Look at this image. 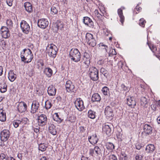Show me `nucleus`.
I'll list each match as a JSON object with an SVG mask.
<instances>
[{
    "mask_svg": "<svg viewBox=\"0 0 160 160\" xmlns=\"http://www.w3.org/2000/svg\"><path fill=\"white\" fill-rule=\"evenodd\" d=\"M20 57L22 62L28 63L31 62L33 58V55L29 49L25 48L21 52Z\"/></svg>",
    "mask_w": 160,
    "mask_h": 160,
    "instance_id": "1",
    "label": "nucleus"
},
{
    "mask_svg": "<svg viewBox=\"0 0 160 160\" xmlns=\"http://www.w3.org/2000/svg\"><path fill=\"white\" fill-rule=\"evenodd\" d=\"M69 55L71 60L75 62L80 60L81 54L77 48H72L70 52Z\"/></svg>",
    "mask_w": 160,
    "mask_h": 160,
    "instance_id": "2",
    "label": "nucleus"
},
{
    "mask_svg": "<svg viewBox=\"0 0 160 160\" xmlns=\"http://www.w3.org/2000/svg\"><path fill=\"white\" fill-rule=\"evenodd\" d=\"M58 50L57 47L53 44H49L46 48L48 56L53 58L56 57Z\"/></svg>",
    "mask_w": 160,
    "mask_h": 160,
    "instance_id": "3",
    "label": "nucleus"
},
{
    "mask_svg": "<svg viewBox=\"0 0 160 160\" xmlns=\"http://www.w3.org/2000/svg\"><path fill=\"white\" fill-rule=\"evenodd\" d=\"M10 135L9 131L8 129H4L0 133L1 142H0V146H3L5 145L4 142L6 141L9 138Z\"/></svg>",
    "mask_w": 160,
    "mask_h": 160,
    "instance_id": "4",
    "label": "nucleus"
},
{
    "mask_svg": "<svg viewBox=\"0 0 160 160\" xmlns=\"http://www.w3.org/2000/svg\"><path fill=\"white\" fill-rule=\"evenodd\" d=\"M88 73L90 77L92 80L96 81L98 79V71L96 68L94 67H91L89 69Z\"/></svg>",
    "mask_w": 160,
    "mask_h": 160,
    "instance_id": "5",
    "label": "nucleus"
},
{
    "mask_svg": "<svg viewBox=\"0 0 160 160\" xmlns=\"http://www.w3.org/2000/svg\"><path fill=\"white\" fill-rule=\"evenodd\" d=\"M86 41L90 46L94 47L96 45L95 39L93 38V35L87 33L86 35Z\"/></svg>",
    "mask_w": 160,
    "mask_h": 160,
    "instance_id": "6",
    "label": "nucleus"
},
{
    "mask_svg": "<svg viewBox=\"0 0 160 160\" xmlns=\"http://www.w3.org/2000/svg\"><path fill=\"white\" fill-rule=\"evenodd\" d=\"M74 104L76 108L79 111H83L85 108L83 102L80 98H77L74 102Z\"/></svg>",
    "mask_w": 160,
    "mask_h": 160,
    "instance_id": "7",
    "label": "nucleus"
},
{
    "mask_svg": "<svg viewBox=\"0 0 160 160\" xmlns=\"http://www.w3.org/2000/svg\"><path fill=\"white\" fill-rule=\"evenodd\" d=\"M20 27L22 32L26 34H28L30 30L29 24L25 21H22L20 23Z\"/></svg>",
    "mask_w": 160,
    "mask_h": 160,
    "instance_id": "8",
    "label": "nucleus"
},
{
    "mask_svg": "<svg viewBox=\"0 0 160 160\" xmlns=\"http://www.w3.org/2000/svg\"><path fill=\"white\" fill-rule=\"evenodd\" d=\"M47 117L45 114H41L38 116V125L43 126L46 124Z\"/></svg>",
    "mask_w": 160,
    "mask_h": 160,
    "instance_id": "9",
    "label": "nucleus"
},
{
    "mask_svg": "<svg viewBox=\"0 0 160 160\" xmlns=\"http://www.w3.org/2000/svg\"><path fill=\"white\" fill-rule=\"evenodd\" d=\"M104 113L107 119L111 120L113 116V111L112 108L109 106H107L105 108Z\"/></svg>",
    "mask_w": 160,
    "mask_h": 160,
    "instance_id": "10",
    "label": "nucleus"
},
{
    "mask_svg": "<svg viewBox=\"0 0 160 160\" xmlns=\"http://www.w3.org/2000/svg\"><path fill=\"white\" fill-rule=\"evenodd\" d=\"M1 34L2 37L4 38H7L10 36L8 29L5 26H2L1 28Z\"/></svg>",
    "mask_w": 160,
    "mask_h": 160,
    "instance_id": "11",
    "label": "nucleus"
},
{
    "mask_svg": "<svg viewBox=\"0 0 160 160\" xmlns=\"http://www.w3.org/2000/svg\"><path fill=\"white\" fill-rule=\"evenodd\" d=\"M49 24L46 19L42 18L38 20V26L42 29H45L48 27Z\"/></svg>",
    "mask_w": 160,
    "mask_h": 160,
    "instance_id": "12",
    "label": "nucleus"
},
{
    "mask_svg": "<svg viewBox=\"0 0 160 160\" xmlns=\"http://www.w3.org/2000/svg\"><path fill=\"white\" fill-rule=\"evenodd\" d=\"M27 104L24 102H18L17 106V109L18 112L20 113L25 112L27 109Z\"/></svg>",
    "mask_w": 160,
    "mask_h": 160,
    "instance_id": "13",
    "label": "nucleus"
},
{
    "mask_svg": "<svg viewBox=\"0 0 160 160\" xmlns=\"http://www.w3.org/2000/svg\"><path fill=\"white\" fill-rule=\"evenodd\" d=\"M39 107V104L37 101H33L31 105V112L34 113L37 112Z\"/></svg>",
    "mask_w": 160,
    "mask_h": 160,
    "instance_id": "14",
    "label": "nucleus"
},
{
    "mask_svg": "<svg viewBox=\"0 0 160 160\" xmlns=\"http://www.w3.org/2000/svg\"><path fill=\"white\" fill-rule=\"evenodd\" d=\"M127 104L131 108H134L136 105L135 98L133 97L128 96L127 99Z\"/></svg>",
    "mask_w": 160,
    "mask_h": 160,
    "instance_id": "15",
    "label": "nucleus"
},
{
    "mask_svg": "<svg viewBox=\"0 0 160 160\" xmlns=\"http://www.w3.org/2000/svg\"><path fill=\"white\" fill-rule=\"evenodd\" d=\"M83 23L87 26L90 28H93V22L92 19L86 17L83 18Z\"/></svg>",
    "mask_w": 160,
    "mask_h": 160,
    "instance_id": "16",
    "label": "nucleus"
},
{
    "mask_svg": "<svg viewBox=\"0 0 160 160\" xmlns=\"http://www.w3.org/2000/svg\"><path fill=\"white\" fill-rule=\"evenodd\" d=\"M66 90L68 92L72 91L74 89L75 87L72 82L70 80L68 81L65 84Z\"/></svg>",
    "mask_w": 160,
    "mask_h": 160,
    "instance_id": "17",
    "label": "nucleus"
},
{
    "mask_svg": "<svg viewBox=\"0 0 160 160\" xmlns=\"http://www.w3.org/2000/svg\"><path fill=\"white\" fill-rule=\"evenodd\" d=\"M88 140L89 142L92 144H96L98 141V138L97 135L95 134L92 136H89Z\"/></svg>",
    "mask_w": 160,
    "mask_h": 160,
    "instance_id": "18",
    "label": "nucleus"
},
{
    "mask_svg": "<svg viewBox=\"0 0 160 160\" xmlns=\"http://www.w3.org/2000/svg\"><path fill=\"white\" fill-rule=\"evenodd\" d=\"M24 8L26 11L30 13L33 11V7L32 5L29 2H27L24 3Z\"/></svg>",
    "mask_w": 160,
    "mask_h": 160,
    "instance_id": "19",
    "label": "nucleus"
},
{
    "mask_svg": "<svg viewBox=\"0 0 160 160\" xmlns=\"http://www.w3.org/2000/svg\"><path fill=\"white\" fill-rule=\"evenodd\" d=\"M102 131L105 132L107 135H109L110 134L111 129L109 125L105 124L103 125Z\"/></svg>",
    "mask_w": 160,
    "mask_h": 160,
    "instance_id": "20",
    "label": "nucleus"
},
{
    "mask_svg": "<svg viewBox=\"0 0 160 160\" xmlns=\"http://www.w3.org/2000/svg\"><path fill=\"white\" fill-rule=\"evenodd\" d=\"M48 92L50 96H54L56 93V90L55 88L52 85L50 86L48 88Z\"/></svg>",
    "mask_w": 160,
    "mask_h": 160,
    "instance_id": "21",
    "label": "nucleus"
},
{
    "mask_svg": "<svg viewBox=\"0 0 160 160\" xmlns=\"http://www.w3.org/2000/svg\"><path fill=\"white\" fill-rule=\"evenodd\" d=\"M48 131L53 135H55L57 134L56 127L53 124H50L49 125Z\"/></svg>",
    "mask_w": 160,
    "mask_h": 160,
    "instance_id": "22",
    "label": "nucleus"
},
{
    "mask_svg": "<svg viewBox=\"0 0 160 160\" xmlns=\"http://www.w3.org/2000/svg\"><path fill=\"white\" fill-rule=\"evenodd\" d=\"M6 120V113L4 112L3 107H0V121L4 122Z\"/></svg>",
    "mask_w": 160,
    "mask_h": 160,
    "instance_id": "23",
    "label": "nucleus"
},
{
    "mask_svg": "<svg viewBox=\"0 0 160 160\" xmlns=\"http://www.w3.org/2000/svg\"><path fill=\"white\" fill-rule=\"evenodd\" d=\"M8 78L11 82H13L16 78V75L14 74L12 70L9 71L8 73Z\"/></svg>",
    "mask_w": 160,
    "mask_h": 160,
    "instance_id": "24",
    "label": "nucleus"
},
{
    "mask_svg": "<svg viewBox=\"0 0 160 160\" xmlns=\"http://www.w3.org/2000/svg\"><path fill=\"white\" fill-rule=\"evenodd\" d=\"M20 126L24 127L29 124V120L27 118H23L20 120Z\"/></svg>",
    "mask_w": 160,
    "mask_h": 160,
    "instance_id": "25",
    "label": "nucleus"
},
{
    "mask_svg": "<svg viewBox=\"0 0 160 160\" xmlns=\"http://www.w3.org/2000/svg\"><path fill=\"white\" fill-rule=\"evenodd\" d=\"M44 73L48 77H50L52 74V71L49 68H46L43 71Z\"/></svg>",
    "mask_w": 160,
    "mask_h": 160,
    "instance_id": "26",
    "label": "nucleus"
},
{
    "mask_svg": "<svg viewBox=\"0 0 160 160\" xmlns=\"http://www.w3.org/2000/svg\"><path fill=\"white\" fill-rule=\"evenodd\" d=\"M101 98L99 95L97 93L94 94L92 97V101L93 102H99L100 101Z\"/></svg>",
    "mask_w": 160,
    "mask_h": 160,
    "instance_id": "27",
    "label": "nucleus"
},
{
    "mask_svg": "<svg viewBox=\"0 0 160 160\" xmlns=\"http://www.w3.org/2000/svg\"><path fill=\"white\" fill-rule=\"evenodd\" d=\"M151 50L153 53L154 55H155L157 58H159L160 56L158 53H157V48L154 45H152L151 46Z\"/></svg>",
    "mask_w": 160,
    "mask_h": 160,
    "instance_id": "28",
    "label": "nucleus"
},
{
    "mask_svg": "<svg viewBox=\"0 0 160 160\" xmlns=\"http://www.w3.org/2000/svg\"><path fill=\"white\" fill-rule=\"evenodd\" d=\"M118 12L120 19V21L122 24H123L124 20V17L123 15L122 11L121 9H119L118 10Z\"/></svg>",
    "mask_w": 160,
    "mask_h": 160,
    "instance_id": "29",
    "label": "nucleus"
},
{
    "mask_svg": "<svg viewBox=\"0 0 160 160\" xmlns=\"http://www.w3.org/2000/svg\"><path fill=\"white\" fill-rule=\"evenodd\" d=\"M88 118L92 119L95 118L96 116V112L91 110L88 111Z\"/></svg>",
    "mask_w": 160,
    "mask_h": 160,
    "instance_id": "30",
    "label": "nucleus"
},
{
    "mask_svg": "<svg viewBox=\"0 0 160 160\" xmlns=\"http://www.w3.org/2000/svg\"><path fill=\"white\" fill-rule=\"evenodd\" d=\"M7 86L5 83L0 84V92L2 93L5 92L7 90Z\"/></svg>",
    "mask_w": 160,
    "mask_h": 160,
    "instance_id": "31",
    "label": "nucleus"
},
{
    "mask_svg": "<svg viewBox=\"0 0 160 160\" xmlns=\"http://www.w3.org/2000/svg\"><path fill=\"white\" fill-rule=\"evenodd\" d=\"M47 148V146L44 143H41L38 144L39 150L42 151H44Z\"/></svg>",
    "mask_w": 160,
    "mask_h": 160,
    "instance_id": "32",
    "label": "nucleus"
},
{
    "mask_svg": "<svg viewBox=\"0 0 160 160\" xmlns=\"http://www.w3.org/2000/svg\"><path fill=\"white\" fill-rule=\"evenodd\" d=\"M55 28H56V30H58L59 29H61L63 28V25L62 22L59 21H57L55 25Z\"/></svg>",
    "mask_w": 160,
    "mask_h": 160,
    "instance_id": "33",
    "label": "nucleus"
},
{
    "mask_svg": "<svg viewBox=\"0 0 160 160\" xmlns=\"http://www.w3.org/2000/svg\"><path fill=\"white\" fill-rule=\"evenodd\" d=\"M99 47L102 50L104 53H106L107 52V49L108 47L103 44V43H100L99 44Z\"/></svg>",
    "mask_w": 160,
    "mask_h": 160,
    "instance_id": "34",
    "label": "nucleus"
},
{
    "mask_svg": "<svg viewBox=\"0 0 160 160\" xmlns=\"http://www.w3.org/2000/svg\"><path fill=\"white\" fill-rule=\"evenodd\" d=\"M144 132L147 134L150 133V126L147 124H145L144 126Z\"/></svg>",
    "mask_w": 160,
    "mask_h": 160,
    "instance_id": "35",
    "label": "nucleus"
},
{
    "mask_svg": "<svg viewBox=\"0 0 160 160\" xmlns=\"http://www.w3.org/2000/svg\"><path fill=\"white\" fill-rule=\"evenodd\" d=\"M106 148L108 150H112L114 149V146L113 143L108 142L106 145Z\"/></svg>",
    "mask_w": 160,
    "mask_h": 160,
    "instance_id": "36",
    "label": "nucleus"
},
{
    "mask_svg": "<svg viewBox=\"0 0 160 160\" xmlns=\"http://www.w3.org/2000/svg\"><path fill=\"white\" fill-rule=\"evenodd\" d=\"M55 116L53 117V119L54 121L58 122L59 123H60L62 122L63 120L59 117L58 113H55Z\"/></svg>",
    "mask_w": 160,
    "mask_h": 160,
    "instance_id": "37",
    "label": "nucleus"
},
{
    "mask_svg": "<svg viewBox=\"0 0 160 160\" xmlns=\"http://www.w3.org/2000/svg\"><path fill=\"white\" fill-rule=\"evenodd\" d=\"M90 58H83V61L84 63L86 65V67L88 68L90 64Z\"/></svg>",
    "mask_w": 160,
    "mask_h": 160,
    "instance_id": "38",
    "label": "nucleus"
},
{
    "mask_svg": "<svg viewBox=\"0 0 160 160\" xmlns=\"http://www.w3.org/2000/svg\"><path fill=\"white\" fill-rule=\"evenodd\" d=\"M100 72L103 74L104 76L107 78L108 76V72L104 68H101L100 69Z\"/></svg>",
    "mask_w": 160,
    "mask_h": 160,
    "instance_id": "39",
    "label": "nucleus"
},
{
    "mask_svg": "<svg viewBox=\"0 0 160 160\" xmlns=\"http://www.w3.org/2000/svg\"><path fill=\"white\" fill-rule=\"evenodd\" d=\"M13 125L15 128H17L20 126V120H14L12 122Z\"/></svg>",
    "mask_w": 160,
    "mask_h": 160,
    "instance_id": "40",
    "label": "nucleus"
},
{
    "mask_svg": "<svg viewBox=\"0 0 160 160\" xmlns=\"http://www.w3.org/2000/svg\"><path fill=\"white\" fill-rule=\"evenodd\" d=\"M102 91L103 94L106 95L109 93V90L107 87L105 86L102 88Z\"/></svg>",
    "mask_w": 160,
    "mask_h": 160,
    "instance_id": "41",
    "label": "nucleus"
},
{
    "mask_svg": "<svg viewBox=\"0 0 160 160\" xmlns=\"http://www.w3.org/2000/svg\"><path fill=\"white\" fill-rule=\"evenodd\" d=\"M52 104L49 100H47L45 103V107L47 109H50L52 107Z\"/></svg>",
    "mask_w": 160,
    "mask_h": 160,
    "instance_id": "42",
    "label": "nucleus"
},
{
    "mask_svg": "<svg viewBox=\"0 0 160 160\" xmlns=\"http://www.w3.org/2000/svg\"><path fill=\"white\" fill-rule=\"evenodd\" d=\"M95 153L97 155H100L101 153V150L100 148L98 146H96L94 148Z\"/></svg>",
    "mask_w": 160,
    "mask_h": 160,
    "instance_id": "43",
    "label": "nucleus"
},
{
    "mask_svg": "<svg viewBox=\"0 0 160 160\" xmlns=\"http://www.w3.org/2000/svg\"><path fill=\"white\" fill-rule=\"evenodd\" d=\"M121 155V158L122 160H128V155L124 152H122Z\"/></svg>",
    "mask_w": 160,
    "mask_h": 160,
    "instance_id": "44",
    "label": "nucleus"
},
{
    "mask_svg": "<svg viewBox=\"0 0 160 160\" xmlns=\"http://www.w3.org/2000/svg\"><path fill=\"white\" fill-rule=\"evenodd\" d=\"M147 103V99L145 97L141 98V104L142 105H145Z\"/></svg>",
    "mask_w": 160,
    "mask_h": 160,
    "instance_id": "45",
    "label": "nucleus"
},
{
    "mask_svg": "<svg viewBox=\"0 0 160 160\" xmlns=\"http://www.w3.org/2000/svg\"><path fill=\"white\" fill-rule=\"evenodd\" d=\"M58 10L54 6H52L51 8V13L54 15L55 14H57L58 13Z\"/></svg>",
    "mask_w": 160,
    "mask_h": 160,
    "instance_id": "46",
    "label": "nucleus"
},
{
    "mask_svg": "<svg viewBox=\"0 0 160 160\" xmlns=\"http://www.w3.org/2000/svg\"><path fill=\"white\" fill-rule=\"evenodd\" d=\"M27 73L28 75L30 77H31L33 75L34 71L31 68H29L28 69V71L27 72Z\"/></svg>",
    "mask_w": 160,
    "mask_h": 160,
    "instance_id": "47",
    "label": "nucleus"
},
{
    "mask_svg": "<svg viewBox=\"0 0 160 160\" xmlns=\"http://www.w3.org/2000/svg\"><path fill=\"white\" fill-rule=\"evenodd\" d=\"M108 157V160H118L116 156L114 154H110Z\"/></svg>",
    "mask_w": 160,
    "mask_h": 160,
    "instance_id": "48",
    "label": "nucleus"
},
{
    "mask_svg": "<svg viewBox=\"0 0 160 160\" xmlns=\"http://www.w3.org/2000/svg\"><path fill=\"white\" fill-rule=\"evenodd\" d=\"M7 26L9 28H11L13 26V23L11 19L7 20L6 21Z\"/></svg>",
    "mask_w": 160,
    "mask_h": 160,
    "instance_id": "49",
    "label": "nucleus"
},
{
    "mask_svg": "<svg viewBox=\"0 0 160 160\" xmlns=\"http://www.w3.org/2000/svg\"><path fill=\"white\" fill-rule=\"evenodd\" d=\"M145 23L146 21L143 18H141L139 20V24L140 26L143 27H144Z\"/></svg>",
    "mask_w": 160,
    "mask_h": 160,
    "instance_id": "50",
    "label": "nucleus"
},
{
    "mask_svg": "<svg viewBox=\"0 0 160 160\" xmlns=\"http://www.w3.org/2000/svg\"><path fill=\"white\" fill-rule=\"evenodd\" d=\"M121 91H126L127 92L128 91V88L124 84H122L121 86Z\"/></svg>",
    "mask_w": 160,
    "mask_h": 160,
    "instance_id": "51",
    "label": "nucleus"
},
{
    "mask_svg": "<svg viewBox=\"0 0 160 160\" xmlns=\"http://www.w3.org/2000/svg\"><path fill=\"white\" fill-rule=\"evenodd\" d=\"M95 151L94 148H91L89 150V154L91 156H93L95 154L94 153Z\"/></svg>",
    "mask_w": 160,
    "mask_h": 160,
    "instance_id": "52",
    "label": "nucleus"
},
{
    "mask_svg": "<svg viewBox=\"0 0 160 160\" xmlns=\"http://www.w3.org/2000/svg\"><path fill=\"white\" fill-rule=\"evenodd\" d=\"M68 120L71 122H73L75 121V118L73 116H71L68 118Z\"/></svg>",
    "mask_w": 160,
    "mask_h": 160,
    "instance_id": "53",
    "label": "nucleus"
},
{
    "mask_svg": "<svg viewBox=\"0 0 160 160\" xmlns=\"http://www.w3.org/2000/svg\"><path fill=\"white\" fill-rule=\"evenodd\" d=\"M116 135L118 138H122V134L121 132L117 131L116 132Z\"/></svg>",
    "mask_w": 160,
    "mask_h": 160,
    "instance_id": "54",
    "label": "nucleus"
},
{
    "mask_svg": "<svg viewBox=\"0 0 160 160\" xmlns=\"http://www.w3.org/2000/svg\"><path fill=\"white\" fill-rule=\"evenodd\" d=\"M7 4L9 6H11L12 5V1L13 0H6Z\"/></svg>",
    "mask_w": 160,
    "mask_h": 160,
    "instance_id": "55",
    "label": "nucleus"
},
{
    "mask_svg": "<svg viewBox=\"0 0 160 160\" xmlns=\"http://www.w3.org/2000/svg\"><path fill=\"white\" fill-rule=\"evenodd\" d=\"M90 58V55L86 52H85L83 55V58Z\"/></svg>",
    "mask_w": 160,
    "mask_h": 160,
    "instance_id": "56",
    "label": "nucleus"
},
{
    "mask_svg": "<svg viewBox=\"0 0 160 160\" xmlns=\"http://www.w3.org/2000/svg\"><path fill=\"white\" fill-rule=\"evenodd\" d=\"M146 152L148 153H149L150 152V145L148 144L145 149Z\"/></svg>",
    "mask_w": 160,
    "mask_h": 160,
    "instance_id": "57",
    "label": "nucleus"
},
{
    "mask_svg": "<svg viewBox=\"0 0 160 160\" xmlns=\"http://www.w3.org/2000/svg\"><path fill=\"white\" fill-rule=\"evenodd\" d=\"M142 157L141 155H137L135 157L136 160H141Z\"/></svg>",
    "mask_w": 160,
    "mask_h": 160,
    "instance_id": "58",
    "label": "nucleus"
},
{
    "mask_svg": "<svg viewBox=\"0 0 160 160\" xmlns=\"http://www.w3.org/2000/svg\"><path fill=\"white\" fill-rule=\"evenodd\" d=\"M6 157V155L3 153H2L0 154V160H2Z\"/></svg>",
    "mask_w": 160,
    "mask_h": 160,
    "instance_id": "59",
    "label": "nucleus"
},
{
    "mask_svg": "<svg viewBox=\"0 0 160 160\" xmlns=\"http://www.w3.org/2000/svg\"><path fill=\"white\" fill-rule=\"evenodd\" d=\"M136 9L138 12H137L136 13H138L139 11H141L142 10V8L139 6V4H138L136 6Z\"/></svg>",
    "mask_w": 160,
    "mask_h": 160,
    "instance_id": "60",
    "label": "nucleus"
},
{
    "mask_svg": "<svg viewBox=\"0 0 160 160\" xmlns=\"http://www.w3.org/2000/svg\"><path fill=\"white\" fill-rule=\"evenodd\" d=\"M97 17L101 19V20H102V19L101 18L102 17V13L101 14L99 13L97 15Z\"/></svg>",
    "mask_w": 160,
    "mask_h": 160,
    "instance_id": "61",
    "label": "nucleus"
},
{
    "mask_svg": "<svg viewBox=\"0 0 160 160\" xmlns=\"http://www.w3.org/2000/svg\"><path fill=\"white\" fill-rule=\"evenodd\" d=\"M123 65V63L122 62L120 61L118 63V66L119 68H122Z\"/></svg>",
    "mask_w": 160,
    "mask_h": 160,
    "instance_id": "62",
    "label": "nucleus"
},
{
    "mask_svg": "<svg viewBox=\"0 0 160 160\" xmlns=\"http://www.w3.org/2000/svg\"><path fill=\"white\" fill-rule=\"evenodd\" d=\"M141 147L142 146L138 144H136V147L137 149L140 150L141 148Z\"/></svg>",
    "mask_w": 160,
    "mask_h": 160,
    "instance_id": "63",
    "label": "nucleus"
},
{
    "mask_svg": "<svg viewBox=\"0 0 160 160\" xmlns=\"http://www.w3.org/2000/svg\"><path fill=\"white\" fill-rule=\"evenodd\" d=\"M80 130L81 132H84L85 130L83 127L81 126L80 127Z\"/></svg>",
    "mask_w": 160,
    "mask_h": 160,
    "instance_id": "64",
    "label": "nucleus"
}]
</instances>
